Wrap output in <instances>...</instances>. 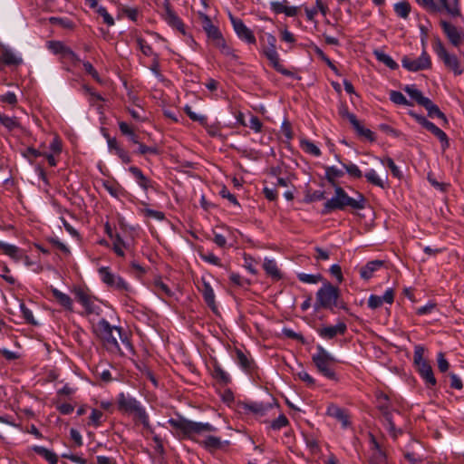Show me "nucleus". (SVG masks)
Segmentation results:
<instances>
[{
    "label": "nucleus",
    "mask_w": 464,
    "mask_h": 464,
    "mask_svg": "<svg viewBox=\"0 0 464 464\" xmlns=\"http://www.w3.org/2000/svg\"><path fill=\"white\" fill-rule=\"evenodd\" d=\"M168 423L175 430L174 435L180 440H194V435L203 432H214L217 429L209 423L196 422L181 415L171 418Z\"/></svg>",
    "instance_id": "nucleus-1"
},
{
    "label": "nucleus",
    "mask_w": 464,
    "mask_h": 464,
    "mask_svg": "<svg viewBox=\"0 0 464 464\" xmlns=\"http://www.w3.org/2000/svg\"><path fill=\"white\" fill-rule=\"evenodd\" d=\"M365 198L362 194L357 193L356 198L350 197L343 188L335 186L334 195L328 199L324 206V212L342 210L350 208L355 210H362L365 208Z\"/></svg>",
    "instance_id": "nucleus-2"
},
{
    "label": "nucleus",
    "mask_w": 464,
    "mask_h": 464,
    "mask_svg": "<svg viewBox=\"0 0 464 464\" xmlns=\"http://www.w3.org/2000/svg\"><path fill=\"white\" fill-rule=\"evenodd\" d=\"M321 283V308L328 309L332 313H335L336 310H347L339 288L322 278Z\"/></svg>",
    "instance_id": "nucleus-3"
},
{
    "label": "nucleus",
    "mask_w": 464,
    "mask_h": 464,
    "mask_svg": "<svg viewBox=\"0 0 464 464\" xmlns=\"http://www.w3.org/2000/svg\"><path fill=\"white\" fill-rule=\"evenodd\" d=\"M202 27L206 32L208 38L211 40L212 44L218 48L224 55L230 56L234 59L237 58L232 48L227 44L218 27L214 25L211 19L206 14L202 15Z\"/></svg>",
    "instance_id": "nucleus-4"
},
{
    "label": "nucleus",
    "mask_w": 464,
    "mask_h": 464,
    "mask_svg": "<svg viewBox=\"0 0 464 464\" xmlns=\"http://www.w3.org/2000/svg\"><path fill=\"white\" fill-rule=\"evenodd\" d=\"M424 352L425 349L422 345H416L414 347L413 363L427 387H434L437 384V380L430 364L423 357Z\"/></svg>",
    "instance_id": "nucleus-5"
},
{
    "label": "nucleus",
    "mask_w": 464,
    "mask_h": 464,
    "mask_svg": "<svg viewBox=\"0 0 464 464\" xmlns=\"http://www.w3.org/2000/svg\"><path fill=\"white\" fill-rule=\"evenodd\" d=\"M116 326H111L110 323L102 318L94 328L95 334L102 341L107 350L111 352H119L121 350L116 333Z\"/></svg>",
    "instance_id": "nucleus-6"
},
{
    "label": "nucleus",
    "mask_w": 464,
    "mask_h": 464,
    "mask_svg": "<svg viewBox=\"0 0 464 464\" xmlns=\"http://www.w3.org/2000/svg\"><path fill=\"white\" fill-rule=\"evenodd\" d=\"M432 48L436 55L439 57L440 60H441L444 63V65L453 72L455 75H460L463 72V69L459 63V61L458 57L453 54L450 53L440 39L437 38L434 40L432 44Z\"/></svg>",
    "instance_id": "nucleus-7"
},
{
    "label": "nucleus",
    "mask_w": 464,
    "mask_h": 464,
    "mask_svg": "<svg viewBox=\"0 0 464 464\" xmlns=\"http://www.w3.org/2000/svg\"><path fill=\"white\" fill-rule=\"evenodd\" d=\"M340 361L321 347V375L332 382L338 381Z\"/></svg>",
    "instance_id": "nucleus-8"
},
{
    "label": "nucleus",
    "mask_w": 464,
    "mask_h": 464,
    "mask_svg": "<svg viewBox=\"0 0 464 464\" xmlns=\"http://www.w3.org/2000/svg\"><path fill=\"white\" fill-rule=\"evenodd\" d=\"M266 44L264 47L263 53L266 55V57L269 60L271 65L280 73L286 75V76H292L293 72L289 70L285 69L279 60L278 53L276 52V39L272 34H267L266 36Z\"/></svg>",
    "instance_id": "nucleus-9"
},
{
    "label": "nucleus",
    "mask_w": 464,
    "mask_h": 464,
    "mask_svg": "<svg viewBox=\"0 0 464 464\" xmlns=\"http://www.w3.org/2000/svg\"><path fill=\"white\" fill-rule=\"evenodd\" d=\"M409 115L411 116L420 125L430 131L440 140L443 151L450 147V140L447 134L433 122L427 120L423 115L418 114L412 111H409Z\"/></svg>",
    "instance_id": "nucleus-10"
},
{
    "label": "nucleus",
    "mask_w": 464,
    "mask_h": 464,
    "mask_svg": "<svg viewBox=\"0 0 464 464\" xmlns=\"http://www.w3.org/2000/svg\"><path fill=\"white\" fill-rule=\"evenodd\" d=\"M98 273L102 283L108 287L125 292H129L130 290L129 284L126 283L120 276L113 274L109 266L100 267L98 269Z\"/></svg>",
    "instance_id": "nucleus-11"
},
{
    "label": "nucleus",
    "mask_w": 464,
    "mask_h": 464,
    "mask_svg": "<svg viewBox=\"0 0 464 464\" xmlns=\"http://www.w3.org/2000/svg\"><path fill=\"white\" fill-rule=\"evenodd\" d=\"M401 65L409 72H419L430 68L431 61L428 53L423 50L419 57L403 56Z\"/></svg>",
    "instance_id": "nucleus-12"
},
{
    "label": "nucleus",
    "mask_w": 464,
    "mask_h": 464,
    "mask_svg": "<svg viewBox=\"0 0 464 464\" xmlns=\"http://www.w3.org/2000/svg\"><path fill=\"white\" fill-rule=\"evenodd\" d=\"M368 463L388 464V458L385 450L372 434H370L369 439Z\"/></svg>",
    "instance_id": "nucleus-13"
},
{
    "label": "nucleus",
    "mask_w": 464,
    "mask_h": 464,
    "mask_svg": "<svg viewBox=\"0 0 464 464\" xmlns=\"http://www.w3.org/2000/svg\"><path fill=\"white\" fill-rule=\"evenodd\" d=\"M440 27L447 36L449 42L454 47H459L462 44H464V31L461 28L457 27L453 24L441 21Z\"/></svg>",
    "instance_id": "nucleus-14"
},
{
    "label": "nucleus",
    "mask_w": 464,
    "mask_h": 464,
    "mask_svg": "<svg viewBox=\"0 0 464 464\" xmlns=\"http://www.w3.org/2000/svg\"><path fill=\"white\" fill-rule=\"evenodd\" d=\"M140 406L139 401L124 392L119 393L117 397V408L122 414L131 415Z\"/></svg>",
    "instance_id": "nucleus-15"
},
{
    "label": "nucleus",
    "mask_w": 464,
    "mask_h": 464,
    "mask_svg": "<svg viewBox=\"0 0 464 464\" xmlns=\"http://www.w3.org/2000/svg\"><path fill=\"white\" fill-rule=\"evenodd\" d=\"M163 6L165 14L162 15L163 19L168 23L169 25L177 29L183 35L186 34L185 24L182 20L177 15L171 7L169 0H163Z\"/></svg>",
    "instance_id": "nucleus-16"
},
{
    "label": "nucleus",
    "mask_w": 464,
    "mask_h": 464,
    "mask_svg": "<svg viewBox=\"0 0 464 464\" xmlns=\"http://www.w3.org/2000/svg\"><path fill=\"white\" fill-rule=\"evenodd\" d=\"M230 18L234 30L237 33V36L241 40H244L248 44H256V37L253 32L246 26L244 22L241 19L233 16H231Z\"/></svg>",
    "instance_id": "nucleus-17"
},
{
    "label": "nucleus",
    "mask_w": 464,
    "mask_h": 464,
    "mask_svg": "<svg viewBox=\"0 0 464 464\" xmlns=\"http://www.w3.org/2000/svg\"><path fill=\"white\" fill-rule=\"evenodd\" d=\"M326 414L335 419L336 420L340 421L343 429H347L351 425L350 418L347 412L343 409L334 404H330L327 407Z\"/></svg>",
    "instance_id": "nucleus-18"
},
{
    "label": "nucleus",
    "mask_w": 464,
    "mask_h": 464,
    "mask_svg": "<svg viewBox=\"0 0 464 464\" xmlns=\"http://www.w3.org/2000/svg\"><path fill=\"white\" fill-rule=\"evenodd\" d=\"M211 376L212 378L222 386H227L231 382L229 374L222 368L219 362L214 359L211 362Z\"/></svg>",
    "instance_id": "nucleus-19"
},
{
    "label": "nucleus",
    "mask_w": 464,
    "mask_h": 464,
    "mask_svg": "<svg viewBox=\"0 0 464 464\" xmlns=\"http://www.w3.org/2000/svg\"><path fill=\"white\" fill-rule=\"evenodd\" d=\"M347 325L344 322L339 321L334 325L321 327V338L333 339L337 335H343L346 332Z\"/></svg>",
    "instance_id": "nucleus-20"
},
{
    "label": "nucleus",
    "mask_w": 464,
    "mask_h": 464,
    "mask_svg": "<svg viewBox=\"0 0 464 464\" xmlns=\"http://www.w3.org/2000/svg\"><path fill=\"white\" fill-rule=\"evenodd\" d=\"M345 117L352 124L353 128L356 130L358 135L370 140H373L372 131L370 129L363 127L353 113L345 112Z\"/></svg>",
    "instance_id": "nucleus-21"
},
{
    "label": "nucleus",
    "mask_w": 464,
    "mask_h": 464,
    "mask_svg": "<svg viewBox=\"0 0 464 464\" xmlns=\"http://www.w3.org/2000/svg\"><path fill=\"white\" fill-rule=\"evenodd\" d=\"M383 266L382 260H372L366 263L360 268V276L363 280H369L372 277L373 274L380 270Z\"/></svg>",
    "instance_id": "nucleus-22"
},
{
    "label": "nucleus",
    "mask_w": 464,
    "mask_h": 464,
    "mask_svg": "<svg viewBox=\"0 0 464 464\" xmlns=\"http://www.w3.org/2000/svg\"><path fill=\"white\" fill-rule=\"evenodd\" d=\"M363 177L370 184L381 188H384L388 181L387 173H385L384 176H381L373 169H369L364 171Z\"/></svg>",
    "instance_id": "nucleus-23"
},
{
    "label": "nucleus",
    "mask_w": 464,
    "mask_h": 464,
    "mask_svg": "<svg viewBox=\"0 0 464 464\" xmlns=\"http://www.w3.org/2000/svg\"><path fill=\"white\" fill-rule=\"evenodd\" d=\"M199 290L202 293L205 303L213 312H216L218 307L215 300V294L209 283L205 279H202V288Z\"/></svg>",
    "instance_id": "nucleus-24"
},
{
    "label": "nucleus",
    "mask_w": 464,
    "mask_h": 464,
    "mask_svg": "<svg viewBox=\"0 0 464 464\" xmlns=\"http://www.w3.org/2000/svg\"><path fill=\"white\" fill-rule=\"evenodd\" d=\"M237 362L247 373H252L256 368L254 360L248 358L240 349L236 348Z\"/></svg>",
    "instance_id": "nucleus-25"
},
{
    "label": "nucleus",
    "mask_w": 464,
    "mask_h": 464,
    "mask_svg": "<svg viewBox=\"0 0 464 464\" xmlns=\"http://www.w3.org/2000/svg\"><path fill=\"white\" fill-rule=\"evenodd\" d=\"M207 450L214 451L222 449L229 444L228 441H221L220 438L215 436H208L203 441L199 442Z\"/></svg>",
    "instance_id": "nucleus-26"
},
{
    "label": "nucleus",
    "mask_w": 464,
    "mask_h": 464,
    "mask_svg": "<svg viewBox=\"0 0 464 464\" xmlns=\"http://www.w3.org/2000/svg\"><path fill=\"white\" fill-rule=\"evenodd\" d=\"M129 171L134 176L138 184L143 190L147 191L151 188V180L143 174L140 168L131 166L129 168Z\"/></svg>",
    "instance_id": "nucleus-27"
},
{
    "label": "nucleus",
    "mask_w": 464,
    "mask_h": 464,
    "mask_svg": "<svg viewBox=\"0 0 464 464\" xmlns=\"http://www.w3.org/2000/svg\"><path fill=\"white\" fill-rule=\"evenodd\" d=\"M0 250L16 262L20 261L24 256L22 251L17 246L2 241H0Z\"/></svg>",
    "instance_id": "nucleus-28"
},
{
    "label": "nucleus",
    "mask_w": 464,
    "mask_h": 464,
    "mask_svg": "<svg viewBox=\"0 0 464 464\" xmlns=\"http://www.w3.org/2000/svg\"><path fill=\"white\" fill-rule=\"evenodd\" d=\"M31 450L44 458L49 464L58 463V456L52 450L42 446H33Z\"/></svg>",
    "instance_id": "nucleus-29"
},
{
    "label": "nucleus",
    "mask_w": 464,
    "mask_h": 464,
    "mask_svg": "<svg viewBox=\"0 0 464 464\" xmlns=\"http://www.w3.org/2000/svg\"><path fill=\"white\" fill-rule=\"evenodd\" d=\"M421 106L426 109L429 117H431V118L437 117V118L442 120L444 122H447V118H446L445 114L429 98L427 99V101H424V103Z\"/></svg>",
    "instance_id": "nucleus-30"
},
{
    "label": "nucleus",
    "mask_w": 464,
    "mask_h": 464,
    "mask_svg": "<svg viewBox=\"0 0 464 464\" xmlns=\"http://www.w3.org/2000/svg\"><path fill=\"white\" fill-rule=\"evenodd\" d=\"M403 91L414 100L419 105H422L427 97L423 96L422 92L416 87L415 84H408L403 87Z\"/></svg>",
    "instance_id": "nucleus-31"
},
{
    "label": "nucleus",
    "mask_w": 464,
    "mask_h": 464,
    "mask_svg": "<svg viewBox=\"0 0 464 464\" xmlns=\"http://www.w3.org/2000/svg\"><path fill=\"white\" fill-rule=\"evenodd\" d=\"M118 125L122 135L128 137L133 144H140L139 136L130 125L125 121H119Z\"/></svg>",
    "instance_id": "nucleus-32"
},
{
    "label": "nucleus",
    "mask_w": 464,
    "mask_h": 464,
    "mask_svg": "<svg viewBox=\"0 0 464 464\" xmlns=\"http://www.w3.org/2000/svg\"><path fill=\"white\" fill-rule=\"evenodd\" d=\"M0 58L4 65H19L23 63L22 58L17 57L11 50L5 48L3 49Z\"/></svg>",
    "instance_id": "nucleus-33"
},
{
    "label": "nucleus",
    "mask_w": 464,
    "mask_h": 464,
    "mask_svg": "<svg viewBox=\"0 0 464 464\" xmlns=\"http://www.w3.org/2000/svg\"><path fill=\"white\" fill-rule=\"evenodd\" d=\"M263 268L266 275L271 276L274 280L281 279L282 275L277 267L276 261L266 258L264 260Z\"/></svg>",
    "instance_id": "nucleus-34"
},
{
    "label": "nucleus",
    "mask_w": 464,
    "mask_h": 464,
    "mask_svg": "<svg viewBox=\"0 0 464 464\" xmlns=\"http://www.w3.org/2000/svg\"><path fill=\"white\" fill-rule=\"evenodd\" d=\"M53 296L55 298V300L65 309L72 311V298L64 294L59 291L56 288H52L51 290Z\"/></svg>",
    "instance_id": "nucleus-35"
},
{
    "label": "nucleus",
    "mask_w": 464,
    "mask_h": 464,
    "mask_svg": "<svg viewBox=\"0 0 464 464\" xmlns=\"http://www.w3.org/2000/svg\"><path fill=\"white\" fill-rule=\"evenodd\" d=\"M343 176V171L335 166H331V167L325 168V178L334 187L339 186L337 184V182Z\"/></svg>",
    "instance_id": "nucleus-36"
},
{
    "label": "nucleus",
    "mask_w": 464,
    "mask_h": 464,
    "mask_svg": "<svg viewBox=\"0 0 464 464\" xmlns=\"http://www.w3.org/2000/svg\"><path fill=\"white\" fill-rule=\"evenodd\" d=\"M383 420H384V426L392 437H393L395 439L400 434H401V432H402L401 430L397 429L395 427L394 421L392 420V414L391 411H387L385 410Z\"/></svg>",
    "instance_id": "nucleus-37"
},
{
    "label": "nucleus",
    "mask_w": 464,
    "mask_h": 464,
    "mask_svg": "<svg viewBox=\"0 0 464 464\" xmlns=\"http://www.w3.org/2000/svg\"><path fill=\"white\" fill-rule=\"evenodd\" d=\"M373 54L375 58L385 64L388 68L395 70L398 68V63L392 59L391 55L381 50H374Z\"/></svg>",
    "instance_id": "nucleus-38"
},
{
    "label": "nucleus",
    "mask_w": 464,
    "mask_h": 464,
    "mask_svg": "<svg viewBox=\"0 0 464 464\" xmlns=\"http://www.w3.org/2000/svg\"><path fill=\"white\" fill-rule=\"evenodd\" d=\"M0 124L6 128L9 131L20 127V122L16 117H9L0 113Z\"/></svg>",
    "instance_id": "nucleus-39"
},
{
    "label": "nucleus",
    "mask_w": 464,
    "mask_h": 464,
    "mask_svg": "<svg viewBox=\"0 0 464 464\" xmlns=\"http://www.w3.org/2000/svg\"><path fill=\"white\" fill-rule=\"evenodd\" d=\"M271 408L270 403H263V402H250L246 405V409L250 411L253 413L259 414V415H265L266 412Z\"/></svg>",
    "instance_id": "nucleus-40"
},
{
    "label": "nucleus",
    "mask_w": 464,
    "mask_h": 464,
    "mask_svg": "<svg viewBox=\"0 0 464 464\" xmlns=\"http://www.w3.org/2000/svg\"><path fill=\"white\" fill-rule=\"evenodd\" d=\"M378 160L383 165V166H386L388 167L391 171H392V174L395 177V178H398V179H401L402 177V173H401V170L400 169V168L395 164V162L393 161V160L390 157H386V158H383V159H381V158H378Z\"/></svg>",
    "instance_id": "nucleus-41"
},
{
    "label": "nucleus",
    "mask_w": 464,
    "mask_h": 464,
    "mask_svg": "<svg viewBox=\"0 0 464 464\" xmlns=\"http://www.w3.org/2000/svg\"><path fill=\"white\" fill-rule=\"evenodd\" d=\"M394 12L396 14L403 19L408 18L410 12H411V6L408 2L401 1L398 2L394 5Z\"/></svg>",
    "instance_id": "nucleus-42"
},
{
    "label": "nucleus",
    "mask_w": 464,
    "mask_h": 464,
    "mask_svg": "<svg viewBox=\"0 0 464 464\" xmlns=\"http://www.w3.org/2000/svg\"><path fill=\"white\" fill-rule=\"evenodd\" d=\"M389 97L391 102H392L396 105H403V106H411L412 103L410 102L406 97L399 91H391L389 93Z\"/></svg>",
    "instance_id": "nucleus-43"
},
{
    "label": "nucleus",
    "mask_w": 464,
    "mask_h": 464,
    "mask_svg": "<svg viewBox=\"0 0 464 464\" xmlns=\"http://www.w3.org/2000/svg\"><path fill=\"white\" fill-rule=\"evenodd\" d=\"M184 111L189 117V119L193 121H198L202 127H208V118L205 115H198L194 112L190 106L186 105L184 107Z\"/></svg>",
    "instance_id": "nucleus-44"
},
{
    "label": "nucleus",
    "mask_w": 464,
    "mask_h": 464,
    "mask_svg": "<svg viewBox=\"0 0 464 464\" xmlns=\"http://www.w3.org/2000/svg\"><path fill=\"white\" fill-rule=\"evenodd\" d=\"M342 165L350 177L353 179H361L363 177L364 172H362L356 164L343 163Z\"/></svg>",
    "instance_id": "nucleus-45"
},
{
    "label": "nucleus",
    "mask_w": 464,
    "mask_h": 464,
    "mask_svg": "<svg viewBox=\"0 0 464 464\" xmlns=\"http://www.w3.org/2000/svg\"><path fill=\"white\" fill-rule=\"evenodd\" d=\"M112 239H114L112 250L118 256L123 257L125 255L123 248L126 247V244H125L124 240L119 234H115V237Z\"/></svg>",
    "instance_id": "nucleus-46"
},
{
    "label": "nucleus",
    "mask_w": 464,
    "mask_h": 464,
    "mask_svg": "<svg viewBox=\"0 0 464 464\" xmlns=\"http://www.w3.org/2000/svg\"><path fill=\"white\" fill-rule=\"evenodd\" d=\"M131 415H133V420L135 424L140 422L143 425L147 424V421L150 420V417L142 405L139 407Z\"/></svg>",
    "instance_id": "nucleus-47"
},
{
    "label": "nucleus",
    "mask_w": 464,
    "mask_h": 464,
    "mask_svg": "<svg viewBox=\"0 0 464 464\" xmlns=\"http://www.w3.org/2000/svg\"><path fill=\"white\" fill-rule=\"evenodd\" d=\"M439 1L441 4V5L443 6V8H445V10L451 15L456 16V15L459 14V10L458 7L457 0H453L452 3L449 2L448 0H439Z\"/></svg>",
    "instance_id": "nucleus-48"
},
{
    "label": "nucleus",
    "mask_w": 464,
    "mask_h": 464,
    "mask_svg": "<svg viewBox=\"0 0 464 464\" xmlns=\"http://www.w3.org/2000/svg\"><path fill=\"white\" fill-rule=\"evenodd\" d=\"M300 147L303 148V150L307 153H310L314 156L319 155V147H317L315 144L307 140H301Z\"/></svg>",
    "instance_id": "nucleus-49"
},
{
    "label": "nucleus",
    "mask_w": 464,
    "mask_h": 464,
    "mask_svg": "<svg viewBox=\"0 0 464 464\" xmlns=\"http://www.w3.org/2000/svg\"><path fill=\"white\" fill-rule=\"evenodd\" d=\"M198 255L200 258L209 264L221 266L220 259L216 256L212 252H203L201 250H198Z\"/></svg>",
    "instance_id": "nucleus-50"
},
{
    "label": "nucleus",
    "mask_w": 464,
    "mask_h": 464,
    "mask_svg": "<svg viewBox=\"0 0 464 464\" xmlns=\"http://www.w3.org/2000/svg\"><path fill=\"white\" fill-rule=\"evenodd\" d=\"M289 424V420L285 414L279 415L278 418L272 420L270 423V428L274 430H278L284 427H286Z\"/></svg>",
    "instance_id": "nucleus-51"
},
{
    "label": "nucleus",
    "mask_w": 464,
    "mask_h": 464,
    "mask_svg": "<svg viewBox=\"0 0 464 464\" xmlns=\"http://www.w3.org/2000/svg\"><path fill=\"white\" fill-rule=\"evenodd\" d=\"M436 306H437V304L435 302L429 301L426 304L418 307L416 309V314L420 316L430 314L434 312V310L436 309Z\"/></svg>",
    "instance_id": "nucleus-52"
},
{
    "label": "nucleus",
    "mask_w": 464,
    "mask_h": 464,
    "mask_svg": "<svg viewBox=\"0 0 464 464\" xmlns=\"http://www.w3.org/2000/svg\"><path fill=\"white\" fill-rule=\"evenodd\" d=\"M137 44L139 46V49L144 55H146V56L153 55L155 57L156 53L153 52L152 47L143 38H138Z\"/></svg>",
    "instance_id": "nucleus-53"
},
{
    "label": "nucleus",
    "mask_w": 464,
    "mask_h": 464,
    "mask_svg": "<svg viewBox=\"0 0 464 464\" xmlns=\"http://www.w3.org/2000/svg\"><path fill=\"white\" fill-rule=\"evenodd\" d=\"M21 312L25 322L32 325H37L38 323L34 320L32 311L24 304H20Z\"/></svg>",
    "instance_id": "nucleus-54"
},
{
    "label": "nucleus",
    "mask_w": 464,
    "mask_h": 464,
    "mask_svg": "<svg viewBox=\"0 0 464 464\" xmlns=\"http://www.w3.org/2000/svg\"><path fill=\"white\" fill-rule=\"evenodd\" d=\"M104 188L114 198H118L120 194L123 193V188L118 183L107 181L104 183Z\"/></svg>",
    "instance_id": "nucleus-55"
},
{
    "label": "nucleus",
    "mask_w": 464,
    "mask_h": 464,
    "mask_svg": "<svg viewBox=\"0 0 464 464\" xmlns=\"http://www.w3.org/2000/svg\"><path fill=\"white\" fill-rule=\"evenodd\" d=\"M102 417H103L102 411H101L100 410H97V409H93L92 411V413L89 418V420H90L89 424L92 425L94 427L101 426L102 423Z\"/></svg>",
    "instance_id": "nucleus-56"
},
{
    "label": "nucleus",
    "mask_w": 464,
    "mask_h": 464,
    "mask_svg": "<svg viewBox=\"0 0 464 464\" xmlns=\"http://www.w3.org/2000/svg\"><path fill=\"white\" fill-rule=\"evenodd\" d=\"M49 21L52 24H58L61 27L66 28V29H72L74 26L73 23L70 19H67V18H60V17L53 16V17L49 18Z\"/></svg>",
    "instance_id": "nucleus-57"
},
{
    "label": "nucleus",
    "mask_w": 464,
    "mask_h": 464,
    "mask_svg": "<svg viewBox=\"0 0 464 464\" xmlns=\"http://www.w3.org/2000/svg\"><path fill=\"white\" fill-rule=\"evenodd\" d=\"M330 275L335 279L336 283L340 284L343 279L342 268L338 264H334L329 268Z\"/></svg>",
    "instance_id": "nucleus-58"
},
{
    "label": "nucleus",
    "mask_w": 464,
    "mask_h": 464,
    "mask_svg": "<svg viewBox=\"0 0 464 464\" xmlns=\"http://www.w3.org/2000/svg\"><path fill=\"white\" fill-rule=\"evenodd\" d=\"M63 58L71 63L73 66H76L81 63L79 56L70 47H68Z\"/></svg>",
    "instance_id": "nucleus-59"
},
{
    "label": "nucleus",
    "mask_w": 464,
    "mask_h": 464,
    "mask_svg": "<svg viewBox=\"0 0 464 464\" xmlns=\"http://www.w3.org/2000/svg\"><path fill=\"white\" fill-rule=\"evenodd\" d=\"M244 266L253 275L257 274V270L256 269L255 265L256 264V260L247 254H244Z\"/></svg>",
    "instance_id": "nucleus-60"
},
{
    "label": "nucleus",
    "mask_w": 464,
    "mask_h": 464,
    "mask_svg": "<svg viewBox=\"0 0 464 464\" xmlns=\"http://www.w3.org/2000/svg\"><path fill=\"white\" fill-rule=\"evenodd\" d=\"M137 153L140 155H145L147 153L158 155L160 153V150L158 147H149L141 142H140Z\"/></svg>",
    "instance_id": "nucleus-61"
},
{
    "label": "nucleus",
    "mask_w": 464,
    "mask_h": 464,
    "mask_svg": "<svg viewBox=\"0 0 464 464\" xmlns=\"http://www.w3.org/2000/svg\"><path fill=\"white\" fill-rule=\"evenodd\" d=\"M83 68L85 72L90 74L93 80H95L97 82H101V77L96 71V69L92 66V64L90 62H82Z\"/></svg>",
    "instance_id": "nucleus-62"
},
{
    "label": "nucleus",
    "mask_w": 464,
    "mask_h": 464,
    "mask_svg": "<svg viewBox=\"0 0 464 464\" xmlns=\"http://www.w3.org/2000/svg\"><path fill=\"white\" fill-rule=\"evenodd\" d=\"M97 13L102 16L104 24L108 26H111L114 24V19L112 16L107 12L106 8L103 6H100L97 8Z\"/></svg>",
    "instance_id": "nucleus-63"
},
{
    "label": "nucleus",
    "mask_w": 464,
    "mask_h": 464,
    "mask_svg": "<svg viewBox=\"0 0 464 464\" xmlns=\"http://www.w3.org/2000/svg\"><path fill=\"white\" fill-rule=\"evenodd\" d=\"M305 441L312 454H316L317 452H319V443L316 438H314V436H306Z\"/></svg>",
    "instance_id": "nucleus-64"
}]
</instances>
